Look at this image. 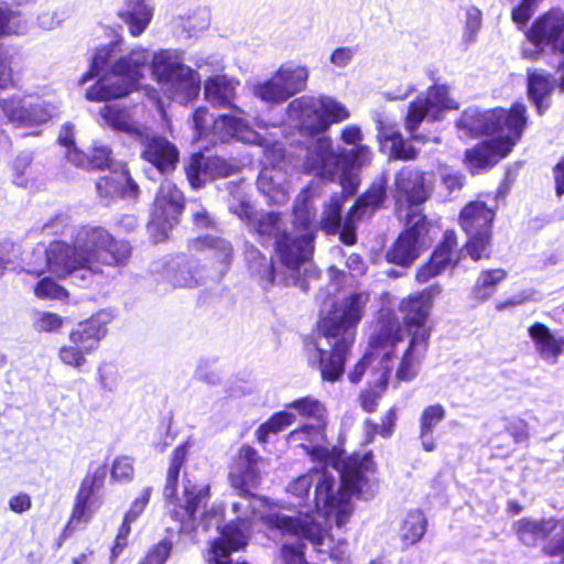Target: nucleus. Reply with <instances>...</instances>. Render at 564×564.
Here are the masks:
<instances>
[{"label": "nucleus", "mask_w": 564, "mask_h": 564, "mask_svg": "<svg viewBox=\"0 0 564 564\" xmlns=\"http://www.w3.org/2000/svg\"><path fill=\"white\" fill-rule=\"evenodd\" d=\"M442 292L438 284L403 297L399 303L403 325L392 312H382L378 322L379 339H386L380 352H400L397 381H412L420 372L429 348L431 329L426 326L434 299Z\"/></svg>", "instance_id": "obj_1"}, {"label": "nucleus", "mask_w": 564, "mask_h": 564, "mask_svg": "<svg viewBox=\"0 0 564 564\" xmlns=\"http://www.w3.org/2000/svg\"><path fill=\"white\" fill-rule=\"evenodd\" d=\"M130 254L127 241L113 240L102 228H91L80 231L74 246L54 241L45 250L36 249L34 262H28L23 270L36 276L50 271L58 278L72 276L84 281L98 272L101 264H124Z\"/></svg>", "instance_id": "obj_2"}, {"label": "nucleus", "mask_w": 564, "mask_h": 564, "mask_svg": "<svg viewBox=\"0 0 564 564\" xmlns=\"http://www.w3.org/2000/svg\"><path fill=\"white\" fill-rule=\"evenodd\" d=\"M372 462L368 455L352 456L343 463V466L324 465L322 468H313L307 474L294 479L288 486V492L306 501L310 489L315 485L314 507L311 514L300 511L296 516L308 514L316 520L323 519L330 523L333 520L338 529L347 523L352 513L351 497L358 494L366 482V473L371 469Z\"/></svg>", "instance_id": "obj_3"}, {"label": "nucleus", "mask_w": 564, "mask_h": 564, "mask_svg": "<svg viewBox=\"0 0 564 564\" xmlns=\"http://www.w3.org/2000/svg\"><path fill=\"white\" fill-rule=\"evenodd\" d=\"M368 292H354L334 304L319 323L321 337L305 341L307 361L317 367L325 381L338 380L355 343L357 325L369 303Z\"/></svg>", "instance_id": "obj_4"}, {"label": "nucleus", "mask_w": 564, "mask_h": 564, "mask_svg": "<svg viewBox=\"0 0 564 564\" xmlns=\"http://www.w3.org/2000/svg\"><path fill=\"white\" fill-rule=\"evenodd\" d=\"M525 113V106L520 102H516L510 110L468 109L463 113L457 123L459 130L469 135H491V139L466 151L465 162L471 173H479L496 165L511 152L524 131Z\"/></svg>", "instance_id": "obj_5"}, {"label": "nucleus", "mask_w": 564, "mask_h": 564, "mask_svg": "<svg viewBox=\"0 0 564 564\" xmlns=\"http://www.w3.org/2000/svg\"><path fill=\"white\" fill-rule=\"evenodd\" d=\"M193 127L195 140L205 138L208 142L216 143L218 140L224 142L236 138L243 143L262 147L267 161L273 166H264L260 171L257 180L258 189L271 204L282 205L289 199L285 173L275 165L283 158V150L279 143L274 142L270 149L271 142L253 130L245 119L234 115L214 118L205 107L195 110Z\"/></svg>", "instance_id": "obj_6"}, {"label": "nucleus", "mask_w": 564, "mask_h": 564, "mask_svg": "<svg viewBox=\"0 0 564 564\" xmlns=\"http://www.w3.org/2000/svg\"><path fill=\"white\" fill-rule=\"evenodd\" d=\"M229 210L242 220L249 230L256 232L263 241L275 240L276 252L281 262L290 270L296 271L306 263L313 252V234H289L279 213L253 210L239 193L229 203Z\"/></svg>", "instance_id": "obj_7"}, {"label": "nucleus", "mask_w": 564, "mask_h": 564, "mask_svg": "<svg viewBox=\"0 0 564 564\" xmlns=\"http://www.w3.org/2000/svg\"><path fill=\"white\" fill-rule=\"evenodd\" d=\"M210 499V486L207 482H199L184 474L182 481V494L177 498L164 499L173 519L180 522V533L195 539L199 527L207 531L210 527L220 530V522L224 517L221 505H212L206 509Z\"/></svg>", "instance_id": "obj_8"}, {"label": "nucleus", "mask_w": 564, "mask_h": 564, "mask_svg": "<svg viewBox=\"0 0 564 564\" xmlns=\"http://www.w3.org/2000/svg\"><path fill=\"white\" fill-rule=\"evenodd\" d=\"M267 519L282 535L289 534L308 541L318 553L328 555L336 564L349 563L347 541L341 538L335 539L334 534L325 529L326 525L330 528L332 523H335L334 520L323 525L315 517H291L288 513H270Z\"/></svg>", "instance_id": "obj_9"}, {"label": "nucleus", "mask_w": 564, "mask_h": 564, "mask_svg": "<svg viewBox=\"0 0 564 564\" xmlns=\"http://www.w3.org/2000/svg\"><path fill=\"white\" fill-rule=\"evenodd\" d=\"M151 58L148 50L135 47L121 56L110 66V74L102 76L86 91L90 101H104L120 98L133 90L143 77Z\"/></svg>", "instance_id": "obj_10"}, {"label": "nucleus", "mask_w": 564, "mask_h": 564, "mask_svg": "<svg viewBox=\"0 0 564 564\" xmlns=\"http://www.w3.org/2000/svg\"><path fill=\"white\" fill-rule=\"evenodd\" d=\"M152 75L171 98L187 101L200 90L199 74L183 63V56L175 50H161L152 56Z\"/></svg>", "instance_id": "obj_11"}, {"label": "nucleus", "mask_w": 564, "mask_h": 564, "mask_svg": "<svg viewBox=\"0 0 564 564\" xmlns=\"http://www.w3.org/2000/svg\"><path fill=\"white\" fill-rule=\"evenodd\" d=\"M494 218L495 209L480 200L468 203L460 212L459 224L468 236L465 250L475 261L490 258Z\"/></svg>", "instance_id": "obj_12"}, {"label": "nucleus", "mask_w": 564, "mask_h": 564, "mask_svg": "<svg viewBox=\"0 0 564 564\" xmlns=\"http://www.w3.org/2000/svg\"><path fill=\"white\" fill-rule=\"evenodd\" d=\"M107 334V321L94 316L78 323L68 335L69 344L63 345L58 350L59 360L75 369H82L86 362V355L95 351L100 340Z\"/></svg>", "instance_id": "obj_13"}, {"label": "nucleus", "mask_w": 564, "mask_h": 564, "mask_svg": "<svg viewBox=\"0 0 564 564\" xmlns=\"http://www.w3.org/2000/svg\"><path fill=\"white\" fill-rule=\"evenodd\" d=\"M308 69L304 66L283 65L275 74L252 84V94L265 104H281L306 87Z\"/></svg>", "instance_id": "obj_14"}, {"label": "nucleus", "mask_w": 564, "mask_h": 564, "mask_svg": "<svg viewBox=\"0 0 564 564\" xmlns=\"http://www.w3.org/2000/svg\"><path fill=\"white\" fill-rule=\"evenodd\" d=\"M528 43L522 47L525 58H536L546 47L564 53V12L551 10L540 17L527 33Z\"/></svg>", "instance_id": "obj_15"}, {"label": "nucleus", "mask_w": 564, "mask_h": 564, "mask_svg": "<svg viewBox=\"0 0 564 564\" xmlns=\"http://www.w3.org/2000/svg\"><path fill=\"white\" fill-rule=\"evenodd\" d=\"M457 108L458 104L448 96L446 86H433L410 104L405 118V129L412 139L426 141L427 139L424 135L415 133L423 119L438 120L443 111Z\"/></svg>", "instance_id": "obj_16"}, {"label": "nucleus", "mask_w": 564, "mask_h": 564, "mask_svg": "<svg viewBox=\"0 0 564 564\" xmlns=\"http://www.w3.org/2000/svg\"><path fill=\"white\" fill-rule=\"evenodd\" d=\"M378 337L379 333L376 332L370 338L368 351L348 373V378L352 383H358L366 373V370L370 368L369 383L384 389L392 372L394 371V375L397 373L399 356H401V354H388L387 358L383 359L381 356L382 352L380 351L382 346H384L386 339L377 340Z\"/></svg>", "instance_id": "obj_17"}, {"label": "nucleus", "mask_w": 564, "mask_h": 564, "mask_svg": "<svg viewBox=\"0 0 564 564\" xmlns=\"http://www.w3.org/2000/svg\"><path fill=\"white\" fill-rule=\"evenodd\" d=\"M405 229L387 252L389 262L399 265H410L420 254L426 243L430 224L422 213H406L404 218Z\"/></svg>", "instance_id": "obj_18"}, {"label": "nucleus", "mask_w": 564, "mask_h": 564, "mask_svg": "<svg viewBox=\"0 0 564 564\" xmlns=\"http://www.w3.org/2000/svg\"><path fill=\"white\" fill-rule=\"evenodd\" d=\"M183 210V194L170 180H164L153 204L149 231L154 236L155 241L167 237L178 220Z\"/></svg>", "instance_id": "obj_19"}, {"label": "nucleus", "mask_w": 564, "mask_h": 564, "mask_svg": "<svg viewBox=\"0 0 564 564\" xmlns=\"http://www.w3.org/2000/svg\"><path fill=\"white\" fill-rule=\"evenodd\" d=\"M430 192L421 171L411 166L401 169L394 176V198L399 218H404L406 213H421L419 205L427 199Z\"/></svg>", "instance_id": "obj_20"}, {"label": "nucleus", "mask_w": 564, "mask_h": 564, "mask_svg": "<svg viewBox=\"0 0 564 564\" xmlns=\"http://www.w3.org/2000/svg\"><path fill=\"white\" fill-rule=\"evenodd\" d=\"M106 476L107 468L105 465L90 466L76 494L72 517L66 530H75L78 523H86L93 518L100 507L97 492L104 487Z\"/></svg>", "instance_id": "obj_21"}, {"label": "nucleus", "mask_w": 564, "mask_h": 564, "mask_svg": "<svg viewBox=\"0 0 564 564\" xmlns=\"http://www.w3.org/2000/svg\"><path fill=\"white\" fill-rule=\"evenodd\" d=\"M303 170L319 178L334 181L341 173V147L334 148L326 135L312 140L306 149Z\"/></svg>", "instance_id": "obj_22"}, {"label": "nucleus", "mask_w": 564, "mask_h": 564, "mask_svg": "<svg viewBox=\"0 0 564 564\" xmlns=\"http://www.w3.org/2000/svg\"><path fill=\"white\" fill-rule=\"evenodd\" d=\"M327 422H305L288 435L290 444L297 445L315 460L328 466H337L334 451L326 446Z\"/></svg>", "instance_id": "obj_23"}, {"label": "nucleus", "mask_w": 564, "mask_h": 564, "mask_svg": "<svg viewBox=\"0 0 564 564\" xmlns=\"http://www.w3.org/2000/svg\"><path fill=\"white\" fill-rule=\"evenodd\" d=\"M289 121L303 133H321L327 130V122L317 97L302 96L292 100L286 109Z\"/></svg>", "instance_id": "obj_24"}, {"label": "nucleus", "mask_w": 564, "mask_h": 564, "mask_svg": "<svg viewBox=\"0 0 564 564\" xmlns=\"http://www.w3.org/2000/svg\"><path fill=\"white\" fill-rule=\"evenodd\" d=\"M143 144L142 158L152 163L161 173L173 171L178 161L176 147L163 137H150L143 131L139 138Z\"/></svg>", "instance_id": "obj_25"}, {"label": "nucleus", "mask_w": 564, "mask_h": 564, "mask_svg": "<svg viewBox=\"0 0 564 564\" xmlns=\"http://www.w3.org/2000/svg\"><path fill=\"white\" fill-rule=\"evenodd\" d=\"M456 247V234L454 231H445L443 240L433 252L430 262L419 269L416 280L420 283H425L442 273L448 265L456 264L458 262Z\"/></svg>", "instance_id": "obj_26"}, {"label": "nucleus", "mask_w": 564, "mask_h": 564, "mask_svg": "<svg viewBox=\"0 0 564 564\" xmlns=\"http://www.w3.org/2000/svg\"><path fill=\"white\" fill-rule=\"evenodd\" d=\"M185 172L191 186L193 188H200L208 181L226 176L228 165L221 158L205 156L202 153H195L191 156Z\"/></svg>", "instance_id": "obj_27"}, {"label": "nucleus", "mask_w": 564, "mask_h": 564, "mask_svg": "<svg viewBox=\"0 0 564 564\" xmlns=\"http://www.w3.org/2000/svg\"><path fill=\"white\" fill-rule=\"evenodd\" d=\"M162 274L170 283L178 288L197 286L205 278L199 261L184 257L172 259L165 264Z\"/></svg>", "instance_id": "obj_28"}, {"label": "nucleus", "mask_w": 564, "mask_h": 564, "mask_svg": "<svg viewBox=\"0 0 564 564\" xmlns=\"http://www.w3.org/2000/svg\"><path fill=\"white\" fill-rule=\"evenodd\" d=\"M238 85V80L227 75L210 76L204 83L205 99L214 107L231 108L241 113L242 111L234 105Z\"/></svg>", "instance_id": "obj_29"}, {"label": "nucleus", "mask_w": 564, "mask_h": 564, "mask_svg": "<svg viewBox=\"0 0 564 564\" xmlns=\"http://www.w3.org/2000/svg\"><path fill=\"white\" fill-rule=\"evenodd\" d=\"M135 107H123L119 104L105 105L100 109V117L104 123L113 130L142 138L144 128L135 120Z\"/></svg>", "instance_id": "obj_30"}, {"label": "nucleus", "mask_w": 564, "mask_h": 564, "mask_svg": "<svg viewBox=\"0 0 564 564\" xmlns=\"http://www.w3.org/2000/svg\"><path fill=\"white\" fill-rule=\"evenodd\" d=\"M97 191L102 197L134 198L138 194V185L131 180L123 165H119L102 176L96 184Z\"/></svg>", "instance_id": "obj_31"}, {"label": "nucleus", "mask_w": 564, "mask_h": 564, "mask_svg": "<svg viewBox=\"0 0 564 564\" xmlns=\"http://www.w3.org/2000/svg\"><path fill=\"white\" fill-rule=\"evenodd\" d=\"M371 158V150L365 144H358L349 150L341 148L340 184L343 189L349 195H351L358 186V181L356 175L352 174V170L369 164Z\"/></svg>", "instance_id": "obj_32"}, {"label": "nucleus", "mask_w": 564, "mask_h": 564, "mask_svg": "<svg viewBox=\"0 0 564 564\" xmlns=\"http://www.w3.org/2000/svg\"><path fill=\"white\" fill-rule=\"evenodd\" d=\"M561 521L554 519L533 520L523 518L513 524L516 534L521 543L528 546L535 545L539 541L544 540L553 533L550 541L561 532Z\"/></svg>", "instance_id": "obj_33"}, {"label": "nucleus", "mask_w": 564, "mask_h": 564, "mask_svg": "<svg viewBox=\"0 0 564 564\" xmlns=\"http://www.w3.org/2000/svg\"><path fill=\"white\" fill-rule=\"evenodd\" d=\"M118 15L128 24L130 33L139 36L153 18V7L149 0H124Z\"/></svg>", "instance_id": "obj_34"}, {"label": "nucleus", "mask_w": 564, "mask_h": 564, "mask_svg": "<svg viewBox=\"0 0 564 564\" xmlns=\"http://www.w3.org/2000/svg\"><path fill=\"white\" fill-rule=\"evenodd\" d=\"M529 336L533 340L540 357L554 365L562 354L561 340L556 339L550 328L542 323L531 325Z\"/></svg>", "instance_id": "obj_35"}, {"label": "nucleus", "mask_w": 564, "mask_h": 564, "mask_svg": "<svg viewBox=\"0 0 564 564\" xmlns=\"http://www.w3.org/2000/svg\"><path fill=\"white\" fill-rule=\"evenodd\" d=\"M553 88L554 84L549 74L539 69L528 70V94L540 115L549 108V104L545 100Z\"/></svg>", "instance_id": "obj_36"}, {"label": "nucleus", "mask_w": 564, "mask_h": 564, "mask_svg": "<svg viewBox=\"0 0 564 564\" xmlns=\"http://www.w3.org/2000/svg\"><path fill=\"white\" fill-rule=\"evenodd\" d=\"M506 278L507 271L501 268L482 270L470 291L471 301L480 304L489 300Z\"/></svg>", "instance_id": "obj_37"}, {"label": "nucleus", "mask_w": 564, "mask_h": 564, "mask_svg": "<svg viewBox=\"0 0 564 564\" xmlns=\"http://www.w3.org/2000/svg\"><path fill=\"white\" fill-rule=\"evenodd\" d=\"M111 151L107 145L95 144L91 153L85 154L77 148L68 150L66 153V160L75 166L83 169H100L109 166L111 162Z\"/></svg>", "instance_id": "obj_38"}, {"label": "nucleus", "mask_w": 564, "mask_h": 564, "mask_svg": "<svg viewBox=\"0 0 564 564\" xmlns=\"http://www.w3.org/2000/svg\"><path fill=\"white\" fill-rule=\"evenodd\" d=\"M386 185L387 181L383 177L376 180L368 191L357 199L350 209L351 215L362 218L380 208L386 198Z\"/></svg>", "instance_id": "obj_39"}, {"label": "nucleus", "mask_w": 564, "mask_h": 564, "mask_svg": "<svg viewBox=\"0 0 564 564\" xmlns=\"http://www.w3.org/2000/svg\"><path fill=\"white\" fill-rule=\"evenodd\" d=\"M426 524L425 516L420 510L408 512L399 529V538L403 546H412L420 542L425 534Z\"/></svg>", "instance_id": "obj_40"}, {"label": "nucleus", "mask_w": 564, "mask_h": 564, "mask_svg": "<svg viewBox=\"0 0 564 564\" xmlns=\"http://www.w3.org/2000/svg\"><path fill=\"white\" fill-rule=\"evenodd\" d=\"M286 408L295 412L296 419L301 417L306 422H327L325 404L312 395L295 399L288 403Z\"/></svg>", "instance_id": "obj_41"}, {"label": "nucleus", "mask_w": 564, "mask_h": 564, "mask_svg": "<svg viewBox=\"0 0 564 564\" xmlns=\"http://www.w3.org/2000/svg\"><path fill=\"white\" fill-rule=\"evenodd\" d=\"M192 249H206L209 256L213 257L218 262L219 265L217 268V271L219 274H223L224 271L227 269L232 252L231 245L228 241L210 237H206L194 241L192 243Z\"/></svg>", "instance_id": "obj_42"}, {"label": "nucleus", "mask_w": 564, "mask_h": 564, "mask_svg": "<svg viewBox=\"0 0 564 564\" xmlns=\"http://www.w3.org/2000/svg\"><path fill=\"white\" fill-rule=\"evenodd\" d=\"M188 443L177 446L171 456L170 466L166 474V481L163 490L164 499L177 498V484L182 466L187 459Z\"/></svg>", "instance_id": "obj_43"}, {"label": "nucleus", "mask_w": 564, "mask_h": 564, "mask_svg": "<svg viewBox=\"0 0 564 564\" xmlns=\"http://www.w3.org/2000/svg\"><path fill=\"white\" fill-rule=\"evenodd\" d=\"M294 226L297 228L299 232H293V235H301L305 232H313L311 229V224L315 218V209L312 204V195L308 188L304 189L296 198L294 207Z\"/></svg>", "instance_id": "obj_44"}, {"label": "nucleus", "mask_w": 564, "mask_h": 564, "mask_svg": "<svg viewBox=\"0 0 564 564\" xmlns=\"http://www.w3.org/2000/svg\"><path fill=\"white\" fill-rule=\"evenodd\" d=\"M57 105L52 101L36 99L35 101L26 100L22 127H34L47 122L56 112Z\"/></svg>", "instance_id": "obj_45"}, {"label": "nucleus", "mask_w": 564, "mask_h": 564, "mask_svg": "<svg viewBox=\"0 0 564 564\" xmlns=\"http://www.w3.org/2000/svg\"><path fill=\"white\" fill-rule=\"evenodd\" d=\"M247 260L250 270L259 276L262 286H271L275 279L272 259L264 257L258 249L251 248L247 251Z\"/></svg>", "instance_id": "obj_46"}, {"label": "nucleus", "mask_w": 564, "mask_h": 564, "mask_svg": "<svg viewBox=\"0 0 564 564\" xmlns=\"http://www.w3.org/2000/svg\"><path fill=\"white\" fill-rule=\"evenodd\" d=\"M296 422V414L285 406V410L274 413L267 422L261 424L257 432V440L265 443L270 434H276Z\"/></svg>", "instance_id": "obj_47"}, {"label": "nucleus", "mask_w": 564, "mask_h": 564, "mask_svg": "<svg viewBox=\"0 0 564 564\" xmlns=\"http://www.w3.org/2000/svg\"><path fill=\"white\" fill-rule=\"evenodd\" d=\"M343 200V194H334L329 202L325 204L321 226L327 234H336L340 229Z\"/></svg>", "instance_id": "obj_48"}, {"label": "nucleus", "mask_w": 564, "mask_h": 564, "mask_svg": "<svg viewBox=\"0 0 564 564\" xmlns=\"http://www.w3.org/2000/svg\"><path fill=\"white\" fill-rule=\"evenodd\" d=\"M28 32V22L21 13L8 8H0V37L23 35Z\"/></svg>", "instance_id": "obj_49"}, {"label": "nucleus", "mask_w": 564, "mask_h": 564, "mask_svg": "<svg viewBox=\"0 0 564 564\" xmlns=\"http://www.w3.org/2000/svg\"><path fill=\"white\" fill-rule=\"evenodd\" d=\"M26 99L20 95L2 97L0 95V109L9 122L15 127L23 126Z\"/></svg>", "instance_id": "obj_50"}, {"label": "nucleus", "mask_w": 564, "mask_h": 564, "mask_svg": "<svg viewBox=\"0 0 564 564\" xmlns=\"http://www.w3.org/2000/svg\"><path fill=\"white\" fill-rule=\"evenodd\" d=\"M321 102V110L327 122V129L332 123L340 122L349 118L350 112L344 104L330 96L317 97Z\"/></svg>", "instance_id": "obj_51"}, {"label": "nucleus", "mask_w": 564, "mask_h": 564, "mask_svg": "<svg viewBox=\"0 0 564 564\" xmlns=\"http://www.w3.org/2000/svg\"><path fill=\"white\" fill-rule=\"evenodd\" d=\"M117 51V44L110 43L97 50L93 57L90 69L83 76L82 83H86L88 79L98 76L106 69L110 61L115 57Z\"/></svg>", "instance_id": "obj_52"}, {"label": "nucleus", "mask_w": 564, "mask_h": 564, "mask_svg": "<svg viewBox=\"0 0 564 564\" xmlns=\"http://www.w3.org/2000/svg\"><path fill=\"white\" fill-rule=\"evenodd\" d=\"M172 550L173 542L170 539H163L149 549L139 564H165Z\"/></svg>", "instance_id": "obj_53"}, {"label": "nucleus", "mask_w": 564, "mask_h": 564, "mask_svg": "<svg viewBox=\"0 0 564 564\" xmlns=\"http://www.w3.org/2000/svg\"><path fill=\"white\" fill-rule=\"evenodd\" d=\"M397 419L395 410L390 409L386 416L382 419L381 424H375L370 421L365 423V431L368 441H371L375 435L379 434L383 437H389L393 432L394 422Z\"/></svg>", "instance_id": "obj_54"}, {"label": "nucleus", "mask_w": 564, "mask_h": 564, "mask_svg": "<svg viewBox=\"0 0 564 564\" xmlns=\"http://www.w3.org/2000/svg\"><path fill=\"white\" fill-rule=\"evenodd\" d=\"M64 324V318L52 312H36L33 317V327L37 332H57Z\"/></svg>", "instance_id": "obj_55"}, {"label": "nucleus", "mask_w": 564, "mask_h": 564, "mask_svg": "<svg viewBox=\"0 0 564 564\" xmlns=\"http://www.w3.org/2000/svg\"><path fill=\"white\" fill-rule=\"evenodd\" d=\"M34 293L40 299L64 300L67 297V291L50 278L39 281L34 288Z\"/></svg>", "instance_id": "obj_56"}, {"label": "nucleus", "mask_w": 564, "mask_h": 564, "mask_svg": "<svg viewBox=\"0 0 564 564\" xmlns=\"http://www.w3.org/2000/svg\"><path fill=\"white\" fill-rule=\"evenodd\" d=\"M481 28V11L476 7H470L466 11L465 29L463 41L466 44L476 42L477 34Z\"/></svg>", "instance_id": "obj_57"}, {"label": "nucleus", "mask_w": 564, "mask_h": 564, "mask_svg": "<svg viewBox=\"0 0 564 564\" xmlns=\"http://www.w3.org/2000/svg\"><path fill=\"white\" fill-rule=\"evenodd\" d=\"M111 479L119 482H129L133 479L134 468L132 459L128 456L117 457L111 466Z\"/></svg>", "instance_id": "obj_58"}, {"label": "nucleus", "mask_w": 564, "mask_h": 564, "mask_svg": "<svg viewBox=\"0 0 564 564\" xmlns=\"http://www.w3.org/2000/svg\"><path fill=\"white\" fill-rule=\"evenodd\" d=\"M445 417V409L441 404L426 406L420 417V430L434 431Z\"/></svg>", "instance_id": "obj_59"}, {"label": "nucleus", "mask_w": 564, "mask_h": 564, "mask_svg": "<svg viewBox=\"0 0 564 564\" xmlns=\"http://www.w3.org/2000/svg\"><path fill=\"white\" fill-rule=\"evenodd\" d=\"M99 383L102 390L115 392L120 386V372L112 365H102L98 369Z\"/></svg>", "instance_id": "obj_60"}, {"label": "nucleus", "mask_w": 564, "mask_h": 564, "mask_svg": "<svg viewBox=\"0 0 564 564\" xmlns=\"http://www.w3.org/2000/svg\"><path fill=\"white\" fill-rule=\"evenodd\" d=\"M66 14L63 10L59 9H47L43 10L36 17L37 25L43 30H53L61 25V23L65 20Z\"/></svg>", "instance_id": "obj_61"}, {"label": "nucleus", "mask_w": 564, "mask_h": 564, "mask_svg": "<svg viewBox=\"0 0 564 564\" xmlns=\"http://www.w3.org/2000/svg\"><path fill=\"white\" fill-rule=\"evenodd\" d=\"M32 161L33 156L31 152L23 151L17 155L12 163L13 177L15 184L20 186L26 185L24 175Z\"/></svg>", "instance_id": "obj_62"}, {"label": "nucleus", "mask_w": 564, "mask_h": 564, "mask_svg": "<svg viewBox=\"0 0 564 564\" xmlns=\"http://www.w3.org/2000/svg\"><path fill=\"white\" fill-rule=\"evenodd\" d=\"M152 495V488L145 487L140 495L131 502L129 510L126 512L128 521H135L144 511Z\"/></svg>", "instance_id": "obj_63"}, {"label": "nucleus", "mask_w": 564, "mask_h": 564, "mask_svg": "<svg viewBox=\"0 0 564 564\" xmlns=\"http://www.w3.org/2000/svg\"><path fill=\"white\" fill-rule=\"evenodd\" d=\"M416 156L415 148L405 141L402 135L397 138L390 149V158L398 160H412Z\"/></svg>", "instance_id": "obj_64"}]
</instances>
